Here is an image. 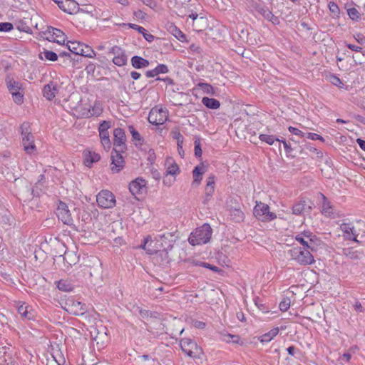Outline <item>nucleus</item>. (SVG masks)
Instances as JSON below:
<instances>
[{
    "mask_svg": "<svg viewBox=\"0 0 365 365\" xmlns=\"http://www.w3.org/2000/svg\"><path fill=\"white\" fill-rule=\"evenodd\" d=\"M310 250L294 247L288 251L291 259L299 265L307 266L314 263L315 259Z\"/></svg>",
    "mask_w": 365,
    "mask_h": 365,
    "instance_id": "f257e3e1",
    "label": "nucleus"
},
{
    "mask_svg": "<svg viewBox=\"0 0 365 365\" xmlns=\"http://www.w3.org/2000/svg\"><path fill=\"white\" fill-rule=\"evenodd\" d=\"M212 233L211 227L205 223L191 233L188 238L189 243L193 246L205 244L210 241Z\"/></svg>",
    "mask_w": 365,
    "mask_h": 365,
    "instance_id": "f03ea898",
    "label": "nucleus"
},
{
    "mask_svg": "<svg viewBox=\"0 0 365 365\" xmlns=\"http://www.w3.org/2000/svg\"><path fill=\"white\" fill-rule=\"evenodd\" d=\"M20 130L24 150L28 154L34 153L36 150V148L34 144V137L31 133L29 123L24 122L20 126Z\"/></svg>",
    "mask_w": 365,
    "mask_h": 365,
    "instance_id": "7ed1b4c3",
    "label": "nucleus"
},
{
    "mask_svg": "<svg viewBox=\"0 0 365 365\" xmlns=\"http://www.w3.org/2000/svg\"><path fill=\"white\" fill-rule=\"evenodd\" d=\"M182 351L190 358L200 359L203 351L197 343L190 338H183L180 341Z\"/></svg>",
    "mask_w": 365,
    "mask_h": 365,
    "instance_id": "20e7f679",
    "label": "nucleus"
},
{
    "mask_svg": "<svg viewBox=\"0 0 365 365\" xmlns=\"http://www.w3.org/2000/svg\"><path fill=\"white\" fill-rule=\"evenodd\" d=\"M254 215L262 222H270L277 218L274 212H270L268 205L257 202L253 210Z\"/></svg>",
    "mask_w": 365,
    "mask_h": 365,
    "instance_id": "39448f33",
    "label": "nucleus"
},
{
    "mask_svg": "<svg viewBox=\"0 0 365 365\" xmlns=\"http://www.w3.org/2000/svg\"><path fill=\"white\" fill-rule=\"evenodd\" d=\"M68 49L76 55H80L88 58H94L96 52L88 45L78 41H68L66 44Z\"/></svg>",
    "mask_w": 365,
    "mask_h": 365,
    "instance_id": "423d86ee",
    "label": "nucleus"
},
{
    "mask_svg": "<svg viewBox=\"0 0 365 365\" xmlns=\"http://www.w3.org/2000/svg\"><path fill=\"white\" fill-rule=\"evenodd\" d=\"M126 135L123 129L116 128L113 130V149L115 152H125L127 150Z\"/></svg>",
    "mask_w": 365,
    "mask_h": 365,
    "instance_id": "0eeeda50",
    "label": "nucleus"
},
{
    "mask_svg": "<svg viewBox=\"0 0 365 365\" xmlns=\"http://www.w3.org/2000/svg\"><path fill=\"white\" fill-rule=\"evenodd\" d=\"M96 202L99 207L108 209L114 207L116 201L114 195L110 191L105 190L97 195Z\"/></svg>",
    "mask_w": 365,
    "mask_h": 365,
    "instance_id": "6e6552de",
    "label": "nucleus"
},
{
    "mask_svg": "<svg viewBox=\"0 0 365 365\" xmlns=\"http://www.w3.org/2000/svg\"><path fill=\"white\" fill-rule=\"evenodd\" d=\"M168 119V112L163 108H153L148 115V121L153 125H163Z\"/></svg>",
    "mask_w": 365,
    "mask_h": 365,
    "instance_id": "1a4fd4ad",
    "label": "nucleus"
},
{
    "mask_svg": "<svg viewBox=\"0 0 365 365\" xmlns=\"http://www.w3.org/2000/svg\"><path fill=\"white\" fill-rule=\"evenodd\" d=\"M56 215L58 218L63 222V224L71 226L73 225V220L67 205L63 202H60L57 210Z\"/></svg>",
    "mask_w": 365,
    "mask_h": 365,
    "instance_id": "9d476101",
    "label": "nucleus"
},
{
    "mask_svg": "<svg viewBox=\"0 0 365 365\" xmlns=\"http://www.w3.org/2000/svg\"><path fill=\"white\" fill-rule=\"evenodd\" d=\"M125 152H115L113 150L111 153V163H110V169L113 173H118L120 172L125 165V161L123 157L122 156V153Z\"/></svg>",
    "mask_w": 365,
    "mask_h": 365,
    "instance_id": "9b49d317",
    "label": "nucleus"
},
{
    "mask_svg": "<svg viewBox=\"0 0 365 365\" xmlns=\"http://www.w3.org/2000/svg\"><path fill=\"white\" fill-rule=\"evenodd\" d=\"M16 306L22 319L27 321L34 319V313L31 307L21 302H16Z\"/></svg>",
    "mask_w": 365,
    "mask_h": 365,
    "instance_id": "f8f14e48",
    "label": "nucleus"
},
{
    "mask_svg": "<svg viewBox=\"0 0 365 365\" xmlns=\"http://www.w3.org/2000/svg\"><path fill=\"white\" fill-rule=\"evenodd\" d=\"M66 311L73 315H83L86 311L85 304L75 300H69L66 303Z\"/></svg>",
    "mask_w": 365,
    "mask_h": 365,
    "instance_id": "ddd939ff",
    "label": "nucleus"
},
{
    "mask_svg": "<svg viewBox=\"0 0 365 365\" xmlns=\"http://www.w3.org/2000/svg\"><path fill=\"white\" fill-rule=\"evenodd\" d=\"M55 1L61 10L68 14H72L80 11L78 4L74 0H60Z\"/></svg>",
    "mask_w": 365,
    "mask_h": 365,
    "instance_id": "4468645a",
    "label": "nucleus"
},
{
    "mask_svg": "<svg viewBox=\"0 0 365 365\" xmlns=\"http://www.w3.org/2000/svg\"><path fill=\"white\" fill-rule=\"evenodd\" d=\"M146 181L140 178L133 180L129 185V190L133 195L143 194L146 191Z\"/></svg>",
    "mask_w": 365,
    "mask_h": 365,
    "instance_id": "2eb2a0df",
    "label": "nucleus"
},
{
    "mask_svg": "<svg viewBox=\"0 0 365 365\" xmlns=\"http://www.w3.org/2000/svg\"><path fill=\"white\" fill-rule=\"evenodd\" d=\"M215 176L211 175L207 180V184L205 188V197L203 203L207 204L212 197L215 191Z\"/></svg>",
    "mask_w": 365,
    "mask_h": 365,
    "instance_id": "dca6fc26",
    "label": "nucleus"
},
{
    "mask_svg": "<svg viewBox=\"0 0 365 365\" xmlns=\"http://www.w3.org/2000/svg\"><path fill=\"white\" fill-rule=\"evenodd\" d=\"M341 230L346 235L345 238L349 240H353L359 243V240H357L358 233L354 230V227L349 223H343L340 225Z\"/></svg>",
    "mask_w": 365,
    "mask_h": 365,
    "instance_id": "f3484780",
    "label": "nucleus"
},
{
    "mask_svg": "<svg viewBox=\"0 0 365 365\" xmlns=\"http://www.w3.org/2000/svg\"><path fill=\"white\" fill-rule=\"evenodd\" d=\"M165 166L167 175L175 176L180 173L179 167L173 158H167Z\"/></svg>",
    "mask_w": 365,
    "mask_h": 365,
    "instance_id": "a211bd4d",
    "label": "nucleus"
},
{
    "mask_svg": "<svg viewBox=\"0 0 365 365\" xmlns=\"http://www.w3.org/2000/svg\"><path fill=\"white\" fill-rule=\"evenodd\" d=\"M43 96L51 101L55 98L56 94L58 93V86L53 82L46 85L43 90Z\"/></svg>",
    "mask_w": 365,
    "mask_h": 365,
    "instance_id": "6ab92c4d",
    "label": "nucleus"
},
{
    "mask_svg": "<svg viewBox=\"0 0 365 365\" xmlns=\"http://www.w3.org/2000/svg\"><path fill=\"white\" fill-rule=\"evenodd\" d=\"M322 199H323L322 206V212L327 217H334L335 214L333 211V207L331 205V202L328 200V199L324 195H322Z\"/></svg>",
    "mask_w": 365,
    "mask_h": 365,
    "instance_id": "aec40b11",
    "label": "nucleus"
},
{
    "mask_svg": "<svg viewBox=\"0 0 365 365\" xmlns=\"http://www.w3.org/2000/svg\"><path fill=\"white\" fill-rule=\"evenodd\" d=\"M84 155V164L87 167H91L93 163L98 162L101 158L99 154L91 151L85 152Z\"/></svg>",
    "mask_w": 365,
    "mask_h": 365,
    "instance_id": "412c9836",
    "label": "nucleus"
},
{
    "mask_svg": "<svg viewBox=\"0 0 365 365\" xmlns=\"http://www.w3.org/2000/svg\"><path fill=\"white\" fill-rule=\"evenodd\" d=\"M131 64L135 68L140 69L148 67L150 63L148 60L140 56H134L131 58Z\"/></svg>",
    "mask_w": 365,
    "mask_h": 365,
    "instance_id": "4be33fe9",
    "label": "nucleus"
},
{
    "mask_svg": "<svg viewBox=\"0 0 365 365\" xmlns=\"http://www.w3.org/2000/svg\"><path fill=\"white\" fill-rule=\"evenodd\" d=\"M49 33H52V38L53 41H56L58 44H64L66 36L62 31L56 28H51V31H50Z\"/></svg>",
    "mask_w": 365,
    "mask_h": 365,
    "instance_id": "5701e85b",
    "label": "nucleus"
},
{
    "mask_svg": "<svg viewBox=\"0 0 365 365\" xmlns=\"http://www.w3.org/2000/svg\"><path fill=\"white\" fill-rule=\"evenodd\" d=\"M101 143L103 148L108 151L111 148V141L108 131H98Z\"/></svg>",
    "mask_w": 365,
    "mask_h": 365,
    "instance_id": "b1692460",
    "label": "nucleus"
},
{
    "mask_svg": "<svg viewBox=\"0 0 365 365\" xmlns=\"http://www.w3.org/2000/svg\"><path fill=\"white\" fill-rule=\"evenodd\" d=\"M295 240L298 241L302 245H303V249H308L312 252L317 251V247L314 245H312V242H310L307 239H305V237L302 234L296 235Z\"/></svg>",
    "mask_w": 365,
    "mask_h": 365,
    "instance_id": "393cba45",
    "label": "nucleus"
},
{
    "mask_svg": "<svg viewBox=\"0 0 365 365\" xmlns=\"http://www.w3.org/2000/svg\"><path fill=\"white\" fill-rule=\"evenodd\" d=\"M279 328L275 327L269 331L267 333H265L259 337V340L262 343H267L269 342L274 337H275L279 334Z\"/></svg>",
    "mask_w": 365,
    "mask_h": 365,
    "instance_id": "a878e982",
    "label": "nucleus"
},
{
    "mask_svg": "<svg viewBox=\"0 0 365 365\" xmlns=\"http://www.w3.org/2000/svg\"><path fill=\"white\" fill-rule=\"evenodd\" d=\"M230 218L236 222H240L243 221L245 218L244 212L240 208L230 209Z\"/></svg>",
    "mask_w": 365,
    "mask_h": 365,
    "instance_id": "bb28decb",
    "label": "nucleus"
},
{
    "mask_svg": "<svg viewBox=\"0 0 365 365\" xmlns=\"http://www.w3.org/2000/svg\"><path fill=\"white\" fill-rule=\"evenodd\" d=\"M63 260L68 264V267H71L78 262V258L73 252L66 251L63 255Z\"/></svg>",
    "mask_w": 365,
    "mask_h": 365,
    "instance_id": "cd10ccee",
    "label": "nucleus"
},
{
    "mask_svg": "<svg viewBox=\"0 0 365 365\" xmlns=\"http://www.w3.org/2000/svg\"><path fill=\"white\" fill-rule=\"evenodd\" d=\"M259 13L263 16L264 19L271 21L274 24H278L279 20L278 17L275 16L271 11L267 9H261Z\"/></svg>",
    "mask_w": 365,
    "mask_h": 365,
    "instance_id": "c85d7f7f",
    "label": "nucleus"
},
{
    "mask_svg": "<svg viewBox=\"0 0 365 365\" xmlns=\"http://www.w3.org/2000/svg\"><path fill=\"white\" fill-rule=\"evenodd\" d=\"M202 103L205 106L210 109H217L220 106L219 101L215 98H210L208 97H203Z\"/></svg>",
    "mask_w": 365,
    "mask_h": 365,
    "instance_id": "c756f323",
    "label": "nucleus"
},
{
    "mask_svg": "<svg viewBox=\"0 0 365 365\" xmlns=\"http://www.w3.org/2000/svg\"><path fill=\"white\" fill-rule=\"evenodd\" d=\"M6 85L11 94L19 92V90L21 88V83L14 81V79H6Z\"/></svg>",
    "mask_w": 365,
    "mask_h": 365,
    "instance_id": "7c9ffc66",
    "label": "nucleus"
},
{
    "mask_svg": "<svg viewBox=\"0 0 365 365\" xmlns=\"http://www.w3.org/2000/svg\"><path fill=\"white\" fill-rule=\"evenodd\" d=\"M56 284L58 289L63 292H71L73 288V284L68 280L61 279L56 282Z\"/></svg>",
    "mask_w": 365,
    "mask_h": 365,
    "instance_id": "2f4dec72",
    "label": "nucleus"
},
{
    "mask_svg": "<svg viewBox=\"0 0 365 365\" xmlns=\"http://www.w3.org/2000/svg\"><path fill=\"white\" fill-rule=\"evenodd\" d=\"M204 173L203 168L201 166H196L192 170L193 175V183H197L198 185L202 180V175Z\"/></svg>",
    "mask_w": 365,
    "mask_h": 365,
    "instance_id": "473e14b6",
    "label": "nucleus"
},
{
    "mask_svg": "<svg viewBox=\"0 0 365 365\" xmlns=\"http://www.w3.org/2000/svg\"><path fill=\"white\" fill-rule=\"evenodd\" d=\"M306 202L304 200H300L299 202L295 203L292 207V213L294 215H301L305 209Z\"/></svg>",
    "mask_w": 365,
    "mask_h": 365,
    "instance_id": "72a5a7b5",
    "label": "nucleus"
},
{
    "mask_svg": "<svg viewBox=\"0 0 365 365\" xmlns=\"http://www.w3.org/2000/svg\"><path fill=\"white\" fill-rule=\"evenodd\" d=\"M113 62L118 66H123L127 63V56L125 52H123L119 56H115L113 58Z\"/></svg>",
    "mask_w": 365,
    "mask_h": 365,
    "instance_id": "f704fd0d",
    "label": "nucleus"
},
{
    "mask_svg": "<svg viewBox=\"0 0 365 365\" xmlns=\"http://www.w3.org/2000/svg\"><path fill=\"white\" fill-rule=\"evenodd\" d=\"M39 58L41 59H43V58H45L47 60H49L51 61H56L58 59V56L53 51L45 50L43 52H42L39 55Z\"/></svg>",
    "mask_w": 365,
    "mask_h": 365,
    "instance_id": "c9c22d12",
    "label": "nucleus"
},
{
    "mask_svg": "<svg viewBox=\"0 0 365 365\" xmlns=\"http://www.w3.org/2000/svg\"><path fill=\"white\" fill-rule=\"evenodd\" d=\"M344 254L349 258L351 259H359L361 253L358 252L357 250H354L352 248L345 249L344 250Z\"/></svg>",
    "mask_w": 365,
    "mask_h": 365,
    "instance_id": "e433bc0d",
    "label": "nucleus"
},
{
    "mask_svg": "<svg viewBox=\"0 0 365 365\" xmlns=\"http://www.w3.org/2000/svg\"><path fill=\"white\" fill-rule=\"evenodd\" d=\"M149 242H152L151 237L150 236H148L147 237H145L144 239L143 243L138 246V248L145 250L146 252L149 255H153L154 253L158 254V252L155 251L153 249L148 247L147 245Z\"/></svg>",
    "mask_w": 365,
    "mask_h": 365,
    "instance_id": "4c0bfd02",
    "label": "nucleus"
},
{
    "mask_svg": "<svg viewBox=\"0 0 365 365\" xmlns=\"http://www.w3.org/2000/svg\"><path fill=\"white\" fill-rule=\"evenodd\" d=\"M189 17L190 19H192V27H193V29L197 31H200V29H199L197 26V23H199V22H206V20L203 18V17H198V15L197 14H192L189 16Z\"/></svg>",
    "mask_w": 365,
    "mask_h": 365,
    "instance_id": "58836bf2",
    "label": "nucleus"
},
{
    "mask_svg": "<svg viewBox=\"0 0 365 365\" xmlns=\"http://www.w3.org/2000/svg\"><path fill=\"white\" fill-rule=\"evenodd\" d=\"M302 235L305 237V239H307L309 242H312V245H314L317 247V242L319 240L315 235L309 231H304L302 233Z\"/></svg>",
    "mask_w": 365,
    "mask_h": 365,
    "instance_id": "ea45409f",
    "label": "nucleus"
},
{
    "mask_svg": "<svg viewBox=\"0 0 365 365\" xmlns=\"http://www.w3.org/2000/svg\"><path fill=\"white\" fill-rule=\"evenodd\" d=\"M261 141L265 142L269 145H272L274 141H280L278 138H275L274 135H269L266 134H261L259 136Z\"/></svg>",
    "mask_w": 365,
    "mask_h": 365,
    "instance_id": "a19ab883",
    "label": "nucleus"
},
{
    "mask_svg": "<svg viewBox=\"0 0 365 365\" xmlns=\"http://www.w3.org/2000/svg\"><path fill=\"white\" fill-rule=\"evenodd\" d=\"M193 263L196 266L203 267L207 268L209 269H211L215 272H218L220 271V269L217 267L212 265L207 262L196 261V262H194Z\"/></svg>",
    "mask_w": 365,
    "mask_h": 365,
    "instance_id": "79ce46f5",
    "label": "nucleus"
},
{
    "mask_svg": "<svg viewBox=\"0 0 365 365\" xmlns=\"http://www.w3.org/2000/svg\"><path fill=\"white\" fill-rule=\"evenodd\" d=\"M173 35L180 41H182L185 38V34L175 26H170Z\"/></svg>",
    "mask_w": 365,
    "mask_h": 365,
    "instance_id": "37998d69",
    "label": "nucleus"
},
{
    "mask_svg": "<svg viewBox=\"0 0 365 365\" xmlns=\"http://www.w3.org/2000/svg\"><path fill=\"white\" fill-rule=\"evenodd\" d=\"M348 15L352 20L358 21L360 19V13L356 8L348 9Z\"/></svg>",
    "mask_w": 365,
    "mask_h": 365,
    "instance_id": "c03bdc74",
    "label": "nucleus"
},
{
    "mask_svg": "<svg viewBox=\"0 0 365 365\" xmlns=\"http://www.w3.org/2000/svg\"><path fill=\"white\" fill-rule=\"evenodd\" d=\"M128 130L132 135L133 139L136 141H141L143 138H141L140 134L135 129L133 125L128 126Z\"/></svg>",
    "mask_w": 365,
    "mask_h": 365,
    "instance_id": "a18cd8bd",
    "label": "nucleus"
},
{
    "mask_svg": "<svg viewBox=\"0 0 365 365\" xmlns=\"http://www.w3.org/2000/svg\"><path fill=\"white\" fill-rule=\"evenodd\" d=\"M290 307V299L289 298L284 299L279 303V309L282 312H286Z\"/></svg>",
    "mask_w": 365,
    "mask_h": 365,
    "instance_id": "49530a36",
    "label": "nucleus"
},
{
    "mask_svg": "<svg viewBox=\"0 0 365 365\" xmlns=\"http://www.w3.org/2000/svg\"><path fill=\"white\" fill-rule=\"evenodd\" d=\"M14 26L11 23L9 22H1L0 23V31H10L13 29Z\"/></svg>",
    "mask_w": 365,
    "mask_h": 365,
    "instance_id": "de8ad7c7",
    "label": "nucleus"
},
{
    "mask_svg": "<svg viewBox=\"0 0 365 365\" xmlns=\"http://www.w3.org/2000/svg\"><path fill=\"white\" fill-rule=\"evenodd\" d=\"M123 26H128L130 29H133L134 30H136L138 33L141 34V33H143L144 31H145V29L142 26H140L137 24H131V23H128V24H125L123 23L122 24Z\"/></svg>",
    "mask_w": 365,
    "mask_h": 365,
    "instance_id": "09e8293b",
    "label": "nucleus"
},
{
    "mask_svg": "<svg viewBox=\"0 0 365 365\" xmlns=\"http://www.w3.org/2000/svg\"><path fill=\"white\" fill-rule=\"evenodd\" d=\"M175 181V178L174 176L169 177L168 175H167V173H166L165 177L163 178V182L165 186L170 187Z\"/></svg>",
    "mask_w": 365,
    "mask_h": 365,
    "instance_id": "8fccbe9b",
    "label": "nucleus"
},
{
    "mask_svg": "<svg viewBox=\"0 0 365 365\" xmlns=\"http://www.w3.org/2000/svg\"><path fill=\"white\" fill-rule=\"evenodd\" d=\"M328 6L331 13H333L334 14H339V8L335 2L330 1L328 4Z\"/></svg>",
    "mask_w": 365,
    "mask_h": 365,
    "instance_id": "3c124183",
    "label": "nucleus"
},
{
    "mask_svg": "<svg viewBox=\"0 0 365 365\" xmlns=\"http://www.w3.org/2000/svg\"><path fill=\"white\" fill-rule=\"evenodd\" d=\"M155 69L158 75L160 73H166L168 72V68L165 64H159L155 68Z\"/></svg>",
    "mask_w": 365,
    "mask_h": 365,
    "instance_id": "603ef678",
    "label": "nucleus"
},
{
    "mask_svg": "<svg viewBox=\"0 0 365 365\" xmlns=\"http://www.w3.org/2000/svg\"><path fill=\"white\" fill-rule=\"evenodd\" d=\"M110 127V122L104 120L101 123H100L98 127V131H108Z\"/></svg>",
    "mask_w": 365,
    "mask_h": 365,
    "instance_id": "864d4df0",
    "label": "nucleus"
},
{
    "mask_svg": "<svg viewBox=\"0 0 365 365\" xmlns=\"http://www.w3.org/2000/svg\"><path fill=\"white\" fill-rule=\"evenodd\" d=\"M201 145L199 140L195 141V155L196 157H201L202 155Z\"/></svg>",
    "mask_w": 365,
    "mask_h": 365,
    "instance_id": "5fc2aeb1",
    "label": "nucleus"
},
{
    "mask_svg": "<svg viewBox=\"0 0 365 365\" xmlns=\"http://www.w3.org/2000/svg\"><path fill=\"white\" fill-rule=\"evenodd\" d=\"M133 16L138 19L141 20H145L147 17V14L141 11V10H137L133 11Z\"/></svg>",
    "mask_w": 365,
    "mask_h": 365,
    "instance_id": "6e6d98bb",
    "label": "nucleus"
},
{
    "mask_svg": "<svg viewBox=\"0 0 365 365\" xmlns=\"http://www.w3.org/2000/svg\"><path fill=\"white\" fill-rule=\"evenodd\" d=\"M13 96L14 101L18 103L21 104L23 102V94H21L20 92L14 93L11 94Z\"/></svg>",
    "mask_w": 365,
    "mask_h": 365,
    "instance_id": "4d7b16f0",
    "label": "nucleus"
},
{
    "mask_svg": "<svg viewBox=\"0 0 365 365\" xmlns=\"http://www.w3.org/2000/svg\"><path fill=\"white\" fill-rule=\"evenodd\" d=\"M288 129H289V131L294 135H299L301 137L304 136V133L297 128L289 126Z\"/></svg>",
    "mask_w": 365,
    "mask_h": 365,
    "instance_id": "13d9d810",
    "label": "nucleus"
},
{
    "mask_svg": "<svg viewBox=\"0 0 365 365\" xmlns=\"http://www.w3.org/2000/svg\"><path fill=\"white\" fill-rule=\"evenodd\" d=\"M145 5L149 6L150 8L154 9L157 7V3L155 0H140Z\"/></svg>",
    "mask_w": 365,
    "mask_h": 365,
    "instance_id": "bf43d9fd",
    "label": "nucleus"
},
{
    "mask_svg": "<svg viewBox=\"0 0 365 365\" xmlns=\"http://www.w3.org/2000/svg\"><path fill=\"white\" fill-rule=\"evenodd\" d=\"M124 51L121 49V48L117 46H113L110 50V53L113 54L114 56H119Z\"/></svg>",
    "mask_w": 365,
    "mask_h": 365,
    "instance_id": "052dcab7",
    "label": "nucleus"
},
{
    "mask_svg": "<svg viewBox=\"0 0 365 365\" xmlns=\"http://www.w3.org/2000/svg\"><path fill=\"white\" fill-rule=\"evenodd\" d=\"M307 138H309L311 140H319L322 141L324 140L323 137H322L321 135H319L317 133H308Z\"/></svg>",
    "mask_w": 365,
    "mask_h": 365,
    "instance_id": "680f3d73",
    "label": "nucleus"
},
{
    "mask_svg": "<svg viewBox=\"0 0 365 365\" xmlns=\"http://www.w3.org/2000/svg\"><path fill=\"white\" fill-rule=\"evenodd\" d=\"M199 86L202 88L203 91L208 93L212 92L213 88L211 85L208 83H200Z\"/></svg>",
    "mask_w": 365,
    "mask_h": 365,
    "instance_id": "e2e57ef3",
    "label": "nucleus"
},
{
    "mask_svg": "<svg viewBox=\"0 0 365 365\" xmlns=\"http://www.w3.org/2000/svg\"><path fill=\"white\" fill-rule=\"evenodd\" d=\"M353 307L356 312H363L364 311V307L358 300L355 301Z\"/></svg>",
    "mask_w": 365,
    "mask_h": 365,
    "instance_id": "0e129e2a",
    "label": "nucleus"
},
{
    "mask_svg": "<svg viewBox=\"0 0 365 365\" xmlns=\"http://www.w3.org/2000/svg\"><path fill=\"white\" fill-rule=\"evenodd\" d=\"M141 34H143L145 39L146 41H148V42H152L154 40V38H155L154 36L152 35L151 34H148L145 29L144 32L141 33Z\"/></svg>",
    "mask_w": 365,
    "mask_h": 365,
    "instance_id": "69168bd1",
    "label": "nucleus"
},
{
    "mask_svg": "<svg viewBox=\"0 0 365 365\" xmlns=\"http://www.w3.org/2000/svg\"><path fill=\"white\" fill-rule=\"evenodd\" d=\"M331 83H333L334 85H335V86H339L340 84H341V83H341V79H340L339 77H337V76H334V75L331 76Z\"/></svg>",
    "mask_w": 365,
    "mask_h": 365,
    "instance_id": "338daca9",
    "label": "nucleus"
},
{
    "mask_svg": "<svg viewBox=\"0 0 365 365\" xmlns=\"http://www.w3.org/2000/svg\"><path fill=\"white\" fill-rule=\"evenodd\" d=\"M17 28L19 30L26 32V33H29L31 31L30 27L26 25H24L23 24L18 25Z\"/></svg>",
    "mask_w": 365,
    "mask_h": 365,
    "instance_id": "774afa93",
    "label": "nucleus"
}]
</instances>
